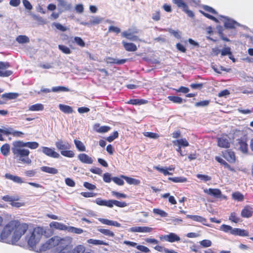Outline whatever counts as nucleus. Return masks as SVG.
I'll return each instance as SVG.
<instances>
[{
    "mask_svg": "<svg viewBox=\"0 0 253 253\" xmlns=\"http://www.w3.org/2000/svg\"><path fill=\"white\" fill-rule=\"evenodd\" d=\"M3 220L0 216V228L2 225ZM29 226L27 223H21L18 220H11L3 228L0 234V241L15 244L26 232Z\"/></svg>",
    "mask_w": 253,
    "mask_h": 253,
    "instance_id": "obj_1",
    "label": "nucleus"
},
{
    "mask_svg": "<svg viewBox=\"0 0 253 253\" xmlns=\"http://www.w3.org/2000/svg\"><path fill=\"white\" fill-rule=\"evenodd\" d=\"M70 240L68 237L61 238L54 236L43 244L42 247L44 250L50 248H55L57 253H84L85 248L83 245H78L74 249L71 250L69 244Z\"/></svg>",
    "mask_w": 253,
    "mask_h": 253,
    "instance_id": "obj_2",
    "label": "nucleus"
},
{
    "mask_svg": "<svg viewBox=\"0 0 253 253\" xmlns=\"http://www.w3.org/2000/svg\"><path fill=\"white\" fill-rule=\"evenodd\" d=\"M23 142L22 141H15L12 143L11 148L12 152L14 155V158L17 159L23 164L30 165L31 160L29 158L30 151L28 149H25Z\"/></svg>",
    "mask_w": 253,
    "mask_h": 253,
    "instance_id": "obj_3",
    "label": "nucleus"
},
{
    "mask_svg": "<svg viewBox=\"0 0 253 253\" xmlns=\"http://www.w3.org/2000/svg\"><path fill=\"white\" fill-rule=\"evenodd\" d=\"M207 12H208L212 15L207 13V18L211 19L216 23L218 22V18L222 17L224 19V26L226 28L232 29L235 28L239 26V24L232 19H229L227 17L218 15L217 12L212 7L207 5Z\"/></svg>",
    "mask_w": 253,
    "mask_h": 253,
    "instance_id": "obj_4",
    "label": "nucleus"
},
{
    "mask_svg": "<svg viewBox=\"0 0 253 253\" xmlns=\"http://www.w3.org/2000/svg\"><path fill=\"white\" fill-rule=\"evenodd\" d=\"M55 145L62 156L68 158L74 157L75 153L73 151L70 150L71 145L68 142L62 139H58Z\"/></svg>",
    "mask_w": 253,
    "mask_h": 253,
    "instance_id": "obj_5",
    "label": "nucleus"
},
{
    "mask_svg": "<svg viewBox=\"0 0 253 253\" xmlns=\"http://www.w3.org/2000/svg\"><path fill=\"white\" fill-rule=\"evenodd\" d=\"M44 232V229L40 227L35 228L33 231L30 232V235L28 238L29 245L32 247L36 246L40 241Z\"/></svg>",
    "mask_w": 253,
    "mask_h": 253,
    "instance_id": "obj_6",
    "label": "nucleus"
},
{
    "mask_svg": "<svg viewBox=\"0 0 253 253\" xmlns=\"http://www.w3.org/2000/svg\"><path fill=\"white\" fill-rule=\"evenodd\" d=\"M220 230L224 231L225 233H230L233 235H239L240 236H248L249 232L244 229H241L239 228H233L231 226L222 224L220 227Z\"/></svg>",
    "mask_w": 253,
    "mask_h": 253,
    "instance_id": "obj_7",
    "label": "nucleus"
},
{
    "mask_svg": "<svg viewBox=\"0 0 253 253\" xmlns=\"http://www.w3.org/2000/svg\"><path fill=\"white\" fill-rule=\"evenodd\" d=\"M139 32V30L135 27H132L128 29L126 31L122 33V36L132 41H137L139 40L138 36L136 34Z\"/></svg>",
    "mask_w": 253,
    "mask_h": 253,
    "instance_id": "obj_8",
    "label": "nucleus"
},
{
    "mask_svg": "<svg viewBox=\"0 0 253 253\" xmlns=\"http://www.w3.org/2000/svg\"><path fill=\"white\" fill-rule=\"evenodd\" d=\"M226 199V197L222 195L221 191L218 189L209 188L207 190V200L214 202L215 199Z\"/></svg>",
    "mask_w": 253,
    "mask_h": 253,
    "instance_id": "obj_9",
    "label": "nucleus"
},
{
    "mask_svg": "<svg viewBox=\"0 0 253 253\" xmlns=\"http://www.w3.org/2000/svg\"><path fill=\"white\" fill-rule=\"evenodd\" d=\"M231 140L227 135H224L217 138V145L221 148H228L230 147Z\"/></svg>",
    "mask_w": 253,
    "mask_h": 253,
    "instance_id": "obj_10",
    "label": "nucleus"
},
{
    "mask_svg": "<svg viewBox=\"0 0 253 253\" xmlns=\"http://www.w3.org/2000/svg\"><path fill=\"white\" fill-rule=\"evenodd\" d=\"M161 241H166L169 242H174L180 240V237L174 233H170L168 235H161L160 236Z\"/></svg>",
    "mask_w": 253,
    "mask_h": 253,
    "instance_id": "obj_11",
    "label": "nucleus"
},
{
    "mask_svg": "<svg viewBox=\"0 0 253 253\" xmlns=\"http://www.w3.org/2000/svg\"><path fill=\"white\" fill-rule=\"evenodd\" d=\"M42 153L48 157L53 158H59L60 157V154L55 151L54 148L42 147Z\"/></svg>",
    "mask_w": 253,
    "mask_h": 253,
    "instance_id": "obj_12",
    "label": "nucleus"
},
{
    "mask_svg": "<svg viewBox=\"0 0 253 253\" xmlns=\"http://www.w3.org/2000/svg\"><path fill=\"white\" fill-rule=\"evenodd\" d=\"M128 230L133 233H150L153 228L148 226H134L130 228Z\"/></svg>",
    "mask_w": 253,
    "mask_h": 253,
    "instance_id": "obj_13",
    "label": "nucleus"
},
{
    "mask_svg": "<svg viewBox=\"0 0 253 253\" xmlns=\"http://www.w3.org/2000/svg\"><path fill=\"white\" fill-rule=\"evenodd\" d=\"M79 160L84 164H91L93 163L92 159L84 153H82L78 155Z\"/></svg>",
    "mask_w": 253,
    "mask_h": 253,
    "instance_id": "obj_14",
    "label": "nucleus"
},
{
    "mask_svg": "<svg viewBox=\"0 0 253 253\" xmlns=\"http://www.w3.org/2000/svg\"><path fill=\"white\" fill-rule=\"evenodd\" d=\"M223 155L224 158L229 162L231 163L235 162V156L233 152L230 150H226Z\"/></svg>",
    "mask_w": 253,
    "mask_h": 253,
    "instance_id": "obj_15",
    "label": "nucleus"
},
{
    "mask_svg": "<svg viewBox=\"0 0 253 253\" xmlns=\"http://www.w3.org/2000/svg\"><path fill=\"white\" fill-rule=\"evenodd\" d=\"M98 219L101 223L104 224L118 227L121 226V224L116 221L111 220L108 219L102 218H99Z\"/></svg>",
    "mask_w": 253,
    "mask_h": 253,
    "instance_id": "obj_16",
    "label": "nucleus"
},
{
    "mask_svg": "<svg viewBox=\"0 0 253 253\" xmlns=\"http://www.w3.org/2000/svg\"><path fill=\"white\" fill-rule=\"evenodd\" d=\"M122 44L125 49L127 51H135L137 49L136 45L132 42H127L123 41Z\"/></svg>",
    "mask_w": 253,
    "mask_h": 253,
    "instance_id": "obj_17",
    "label": "nucleus"
},
{
    "mask_svg": "<svg viewBox=\"0 0 253 253\" xmlns=\"http://www.w3.org/2000/svg\"><path fill=\"white\" fill-rule=\"evenodd\" d=\"M50 226L51 228H54L55 229L61 230H67L68 227V226H67L66 225L63 223L55 221H53L50 223Z\"/></svg>",
    "mask_w": 253,
    "mask_h": 253,
    "instance_id": "obj_18",
    "label": "nucleus"
},
{
    "mask_svg": "<svg viewBox=\"0 0 253 253\" xmlns=\"http://www.w3.org/2000/svg\"><path fill=\"white\" fill-rule=\"evenodd\" d=\"M94 129L99 133H105L110 129V127L108 126H100L99 124H96L93 126Z\"/></svg>",
    "mask_w": 253,
    "mask_h": 253,
    "instance_id": "obj_19",
    "label": "nucleus"
},
{
    "mask_svg": "<svg viewBox=\"0 0 253 253\" xmlns=\"http://www.w3.org/2000/svg\"><path fill=\"white\" fill-rule=\"evenodd\" d=\"M174 145L181 147H187L189 146V143L185 138H182L172 141Z\"/></svg>",
    "mask_w": 253,
    "mask_h": 253,
    "instance_id": "obj_20",
    "label": "nucleus"
},
{
    "mask_svg": "<svg viewBox=\"0 0 253 253\" xmlns=\"http://www.w3.org/2000/svg\"><path fill=\"white\" fill-rule=\"evenodd\" d=\"M241 215L243 217L249 218L252 215V208L249 206L245 207L241 211Z\"/></svg>",
    "mask_w": 253,
    "mask_h": 253,
    "instance_id": "obj_21",
    "label": "nucleus"
},
{
    "mask_svg": "<svg viewBox=\"0 0 253 253\" xmlns=\"http://www.w3.org/2000/svg\"><path fill=\"white\" fill-rule=\"evenodd\" d=\"M6 178L12 180L17 183H22L24 182L22 178L19 176L13 175L9 173H6L5 175Z\"/></svg>",
    "mask_w": 253,
    "mask_h": 253,
    "instance_id": "obj_22",
    "label": "nucleus"
},
{
    "mask_svg": "<svg viewBox=\"0 0 253 253\" xmlns=\"http://www.w3.org/2000/svg\"><path fill=\"white\" fill-rule=\"evenodd\" d=\"M239 148L244 153L248 152V147L247 142L243 140H239Z\"/></svg>",
    "mask_w": 253,
    "mask_h": 253,
    "instance_id": "obj_23",
    "label": "nucleus"
},
{
    "mask_svg": "<svg viewBox=\"0 0 253 253\" xmlns=\"http://www.w3.org/2000/svg\"><path fill=\"white\" fill-rule=\"evenodd\" d=\"M103 20V18L99 16H91L90 17L89 23L91 25L100 24Z\"/></svg>",
    "mask_w": 253,
    "mask_h": 253,
    "instance_id": "obj_24",
    "label": "nucleus"
},
{
    "mask_svg": "<svg viewBox=\"0 0 253 253\" xmlns=\"http://www.w3.org/2000/svg\"><path fill=\"white\" fill-rule=\"evenodd\" d=\"M41 170L43 172L50 174H56L58 172V171L56 169L47 166L42 167L41 168Z\"/></svg>",
    "mask_w": 253,
    "mask_h": 253,
    "instance_id": "obj_25",
    "label": "nucleus"
},
{
    "mask_svg": "<svg viewBox=\"0 0 253 253\" xmlns=\"http://www.w3.org/2000/svg\"><path fill=\"white\" fill-rule=\"evenodd\" d=\"M110 205H111L110 208L113 207L114 205L120 208H124L127 206V204L125 202H120L114 200H110Z\"/></svg>",
    "mask_w": 253,
    "mask_h": 253,
    "instance_id": "obj_26",
    "label": "nucleus"
},
{
    "mask_svg": "<svg viewBox=\"0 0 253 253\" xmlns=\"http://www.w3.org/2000/svg\"><path fill=\"white\" fill-rule=\"evenodd\" d=\"M59 108L61 111L66 114H70L73 112L72 108L68 105L60 104Z\"/></svg>",
    "mask_w": 253,
    "mask_h": 253,
    "instance_id": "obj_27",
    "label": "nucleus"
},
{
    "mask_svg": "<svg viewBox=\"0 0 253 253\" xmlns=\"http://www.w3.org/2000/svg\"><path fill=\"white\" fill-rule=\"evenodd\" d=\"M121 177L125 179L126 181L129 184L138 185L140 183V181L135 178L125 175H121Z\"/></svg>",
    "mask_w": 253,
    "mask_h": 253,
    "instance_id": "obj_28",
    "label": "nucleus"
},
{
    "mask_svg": "<svg viewBox=\"0 0 253 253\" xmlns=\"http://www.w3.org/2000/svg\"><path fill=\"white\" fill-rule=\"evenodd\" d=\"M93 202L99 206H106V207H108L109 208H110V206H111V205H110V200H104L101 198H97Z\"/></svg>",
    "mask_w": 253,
    "mask_h": 253,
    "instance_id": "obj_29",
    "label": "nucleus"
},
{
    "mask_svg": "<svg viewBox=\"0 0 253 253\" xmlns=\"http://www.w3.org/2000/svg\"><path fill=\"white\" fill-rule=\"evenodd\" d=\"M107 62L109 63H114L117 64H123L125 63L126 61V59H118L115 58H113L111 57H108L106 59Z\"/></svg>",
    "mask_w": 253,
    "mask_h": 253,
    "instance_id": "obj_30",
    "label": "nucleus"
},
{
    "mask_svg": "<svg viewBox=\"0 0 253 253\" xmlns=\"http://www.w3.org/2000/svg\"><path fill=\"white\" fill-rule=\"evenodd\" d=\"M74 143L77 149L80 151H85V147L84 143L78 140L75 139Z\"/></svg>",
    "mask_w": 253,
    "mask_h": 253,
    "instance_id": "obj_31",
    "label": "nucleus"
},
{
    "mask_svg": "<svg viewBox=\"0 0 253 253\" xmlns=\"http://www.w3.org/2000/svg\"><path fill=\"white\" fill-rule=\"evenodd\" d=\"M0 151L4 156H7L10 152V145L7 143L3 145L0 148Z\"/></svg>",
    "mask_w": 253,
    "mask_h": 253,
    "instance_id": "obj_32",
    "label": "nucleus"
},
{
    "mask_svg": "<svg viewBox=\"0 0 253 253\" xmlns=\"http://www.w3.org/2000/svg\"><path fill=\"white\" fill-rule=\"evenodd\" d=\"M169 180L175 183H183L187 181V178L184 177H169Z\"/></svg>",
    "mask_w": 253,
    "mask_h": 253,
    "instance_id": "obj_33",
    "label": "nucleus"
},
{
    "mask_svg": "<svg viewBox=\"0 0 253 253\" xmlns=\"http://www.w3.org/2000/svg\"><path fill=\"white\" fill-rule=\"evenodd\" d=\"M87 242L89 244H91L94 245H108V243L99 240L90 239L88 240Z\"/></svg>",
    "mask_w": 253,
    "mask_h": 253,
    "instance_id": "obj_34",
    "label": "nucleus"
},
{
    "mask_svg": "<svg viewBox=\"0 0 253 253\" xmlns=\"http://www.w3.org/2000/svg\"><path fill=\"white\" fill-rule=\"evenodd\" d=\"M23 144L25 147H27L32 149H35L37 148L39 146V143L37 142H23Z\"/></svg>",
    "mask_w": 253,
    "mask_h": 253,
    "instance_id": "obj_35",
    "label": "nucleus"
},
{
    "mask_svg": "<svg viewBox=\"0 0 253 253\" xmlns=\"http://www.w3.org/2000/svg\"><path fill=\"white\" fill-rule=\"evenodd\" d=\"M29 109L32 111H42L43 109V106L42 104H36L30 106Z\"/></svg>",
    "mask_w": 253,
    "mask_h": 253,
    "instance_id": "obj_36",
    "label": "nucleus"
},
{
    "mask_svg": "<svg viewBox=\"0 0 253 253\" xmlns=\"http://www.w3.org/2000/svg\"><path fill=\"white\" fill-rule=\"evenodd\" d=\"M97 230L106 236L112 237H113L115 236V234L114 233V232L108 229L98 228Z\"/></svg>",
    "mask_w": 253,
    "mask_h": 253,
    "instance_id": "obj_37",
    "label": "nucleus"
},
{
    "mask_svg": "<svg viewBox=\"0 0 253 253\" xmlns=\"http://www.w3.org/2000/svg\"><path fill=\"white\" fill-rule=\"evenodd\" d=\"M16 41L19 43H25L29 42L30 40L28 37L26 36L20 35L16 38Z\"/></svg>",
    "mask_w": 253,
    "mask_h": 253,
    "instance_id": "obj_38",
    "label": "nucleus"
},
{
    "mask_svg": "<svg viewBox=\"0 0 253 253\" xmlns=\"http://www.w3.org/2000/svg\"><path fill=\"white\" fill-rule=\"evenodd\" d=\"M67 231L70 232L74 233L77 234H80L84 232L82 229L74 227L73 226H68Z\"/></svg>",
    "mask_w": 253,
    "mask_h": 253,
    "instance_id": "obj_39",
    "label": "nucleus"
},
{
    "mask_svg": "<svg viewBox=\"0 0 253 253\" xmlns=\"http://www.w3.org/2000/svg\"><path fill=\"white\" fill-rule=\"evenodd\" d=\"M215 159L216 160V161L217 162H218L219 163H220L221 165H223L225 168H227L228 169H229V170H231V171H233L234 170V169H232L229 165H228L223 159H222V158H220V157H216L215 158Z\"/></svg>",
    "mask_w": 253,
    "mask_h": 253,
    "instance_id": "obj_40",
    "label": "nucleus"
},
{
    "mask_svg": "<svg viewBox=\"0 0 253 253\" xmlns=\"http://www.w3.org/2000/svg\"><path fill=\"white\" fill-rule=\"evenodd\" d=\"M232 196L233 199L238 201H242L244 199V196L240 192H235Z\"/></svg>",
    "mask_w": 253,
    "mask_h": 253,
    "instance_id": "obj_41",
    "label": "nucleus"
},
{
    "mask_svg": "<svg viewBox=\"0 0 253 253\" xmlns=\"http://www.w3.org/2000/svg\"><path fill=\"white\" fill-rule=\"evenodd\" d=\"M168 99L175 103L180 104L182 102V99L178 96H169L168 97Z\"/></svg>",
    "mask_w": 253,
    "mask_h": 253,
    "instance_id": "obj_42",
    "label": "nucleus"
},
{
    "mask_svg": "<svg viewBox=\"0 0 253 253\" xmlns=\"http://www.w3.org/2000/svg\"><path fill=\"white\" fill-rule=\"evenodd\" d=\"M69 91V89L66 87H64V86H56V87H53L52 88V91L53 92H65V91Z\"/></svg>",
    "mask_w": 253,
    "mask_h": 253,
    "instance_id": "obj_43",
    "label": "nucleus"
},
{
    "mask_svg": "<svg viewBox=\"0 0 253 253\" xmlns=\"http://www.w3.org/2000/svg\"><path fill=\"white\" fill-rule=\"evenodd\" d=\"M154 168L157 170H158L159 171L163 173L165 175H171L172 173L169 172L167 169H164L163 168H161L159 166H155L154 167Z\"/></svg>",
    "mask_w": 253,
    "mask_h": 253,
    "instance_id": "obj_44",
    "label": "nucleus"
},
{
    "mask_svg": "<svg viewBox=\"0 0 253 253\" xmlns=\"http://www.w3.org/2000/svg\"><path fill=\"white\" fill-rule=\"evenodd\" d=\"M153 212L160 215L161 217H166L168 216V213L166 212L159 209H154Z\"/></svg>",
    "mask_w": 253,
    "mask_h": 253,
    "instance_id": "obj_45",
    "label": "nucleus"
},
{
    "mask_svg": "<svg viewBox=\"0 0 253 253\" xmlns=\"http://www.w3.org/2000/svg\"><path fill=\"white\" fill-rule=\"evenodd\" d=\"M58 48L63 53L65 54H70L71 52L70 49L65 45H59Z\"/></svg>",
    "mask_w": 253,
    "mask_h": 253,
    "instance_id": "obj_46",
    "label": "nucleus"
},
{
    "mask_svg": "<svg viewBox=\"0 0 253 253\" xmlns=\"http://www.w3.org/2000/svg\"><path fill=\"white\" fill-rule=\"evenodd\" d=\"M186 217L187 218H191L194 221H199V222H202L205 221L204 218H203L201 216H198V215H187Z\"/></svg>",
    "mask_w": 253,
    "mask_h": 253,
    "instance_id": "obj_47",
    "label": "nucleus"
},
{
    "mask_svg": "<svg viewBox=\"0 0 253 253\" xmlns=\"http://www.w3.org/2000/svg\"><path fill=\"white\" fill-rule=\"evenodd\" d=\"M18 96V94L16 93H8L2 94L1 97L2 98L5 97L9 99H15Z\"/></svg>",
    "mask_w": 253,
    "mask_h": 253,
    "instance_id": "obj_48",
    "label": "nucleus"
},
{
    "mask_svg": "<svg viewBox=\"0 0 253 253\" xmlns=\"http://www.w3.org/2000/svg\"><path fill=\"white\" fill-rule=\"evenodd\" d=\"M12 74V71L10 70H0V77H7Z\"/></svg>",
    "mask_w": 253,
    "mask_h": 253,
    "instance_id": "obj_49",
    "label": "nucleus"
},
{
    "mask_svg": "<svg viewBox=\"0 0 253 253\" xmlns=\"http://www.w3.org/2000/svg\"><path fill=\"white\" fill-rule=\"evenodd\" d=\"M221 54L222 56L231 55V48L229 47H225L221 50Z\"/></svg>",
    "mask_w": 253,
    "mask_h": 253,
    "instance_id": "obj_50",
    "label": "nucleus"
},
{
    "mask_svg": "<svg viewBox=\"0 0 253 253\" xmlns=\"http://www.w3.org/2000/svg\"><path fill=\"white\" fill-rule=\"evenodd\" d=\"M181 8L183 9V10L188 15V16L190 17H194L193 12L191 10L188 9V6L186 4H185Z\"/></svg>",
    "mask_w": 253,
    "mask_h": 253,
    "instance_id": "obj_51",
    "label": "nucleus"
},
{
    "mask_svg": "<svg viewBox=\"0 0 253 253\" xmlns=\"http://www.w3.org/2000/svg\"><path fill=\"white\" fill-rule=\"evenodd\" d=\"M144 135L145 136L151 138H158L159 137V135L156 133L151 132H144Z\"/></svg>",
    "mask_w": 253,
    "mask_h": 253,
    "instance_id": "obj_52",
    "label": "nucleus"
},
{
    "mask_svg": "<svg viewBox=\"0 0 253 253\" xmlns=\"http://www.w3.org/2000/svg\"><path fill=\"white\" fill-rule=\"evenodd\" d=\"M229 220L235 223H237L240 221V218L237 216L235 212H232L229 216Z\"/></svg>",
    "mask_w": 253,
    "mask_h": 253,
    "instance_id": "obj_53",
    "label": "nucleus"
},
{
    "mask_svg": "<svg viewBox=\"0 0 253 253\" xmlns=\"http://www.w3.org/2000/svg\"><path fill=\"white\" fill-rule=\"evenodd\" d=\"M74 42H76L79 45L84 47L85 45V43L83 40L80 37H75L74 38Z\"/></svg>",
    "mask_w": 253,
    "mask_h": 253,
    "instance_id": "obj_54",
    "label": "nucleus"
},
{
    "mask_svg": "<svg viewBox=\"0 0 253 253\" xmlns=\"http://www.w3.org/2000/svg\"><path fill=\"white\" fill-rule=\"evenodd\" d=\"M167 31H168L170 34L173 35V36L176 38H180V34L179 33V32L177 31H174L172 29H168Z\"/></svg>",
    "mask_w": 253,
    "mask_h": 253,
    "instance_id": "obj_55",
    "label": "nucleus"
},
{
    "mask_svg": "<svg viewBox=\"0 0 253 253\" xmlns=\"http://www.w3.org/2000/svg\"><path fill=\"white\" fill-rule=\"evenodd\" d=\"M119 133L118 131H116L113 132V135L109 136L106 138V140L109 142H112L115 138L118 137Z\"/></svg>",
    "mask_w": 253,
    "mask_h": 253,
    "instance_id": "obj_56",
    "label": "nucleus"
},
{
    "mask_svg": "<svg viewBox=\"0 0 253 253\" xmlns=\"http://www.w3.org/2000/svg\"><path fill=\"white\" fill-rule=\"evenodd\" d=\"M112 180L117 184L119 185H123L124 182L123 179L118 177H114L112 178Z\"/></svg>",
    "mask_w": 253,
    "mask_h": 253,
    "instance_id": "obj_57",
    "label": "nucleus"
},
{
    "mask_svg": "<svg viewBox=\"0 0 253 253\" xmlns=\"http://www.w3.org/2000/svg\"><path fill=\"white\" fill-rule=\"evenodd\" d=\"M59 3V5L62 7H65L66 9H69L71 6L70 4H68L64 0H57Z\"/></svg>",
    "mask_w": 253,
    "mask_h": 253,
    "instance_id": "obj_58",
    "label": "nucleus"
},
{
    "mask_svg": "<svg viewBox=\"0 0 253 253\" xmlns=\"http://www.w3.org/2000/svg\"><path fill=\"white\" fill-rule=\"evenodd\" d=\"M103 180L105 182H107V183L110 182L111 181V179H112V178H111V174L108 172L105 173L103 174Z\"/></svg>",
    "mask_w": 253,
    "mask_h": 253,
    "instance_id": "obj_59",
    "label": "nucleus"
},
{
    "mask_svg": "<svg viewBox=\"0 0 253 253\" xmlns=\"http://www.w3.org/2000/svg\"><path fill=\"white\" fill-rule=\"evenodd\" d=\"M111 193L113 196H116L117 198H126V195L116 191H113L111 192Z\"/></svg>",
    "mask_w": 253,
    "mask_h": 253,
    "instance_id": "obj_60",
    "label": "nucleus"
},
{
    "mask_svg": "<svg viewBox=\"0 0 253 253\" xmlns=\"http://www.w3.org/2000/svg\"><path fill=\"white\" fill-rule=\"evenodd\" d=\"M54 25L57 29L61 31L64 32L66 31L67 29L66 27L63 26L62 25L58 23H54Z\"/></svg>",
    "mask_w": 253,
    "mask_h": 253,
    "instance_id": "obj_61",
    "label": "nucleus"
},
{
    "mask_svg": "<svg viewBox=\"0 0 253 253\" xmlns=\"http://www.w3.org/2000/svg\"><path fill=\"white\" fill-rule=\"evenodd\" d=\"M10 66L8 62H0V70H5Z\"/></svg>",
    "mask_w": 253,
    "mask_h": 253,
    "instance_id": "obj_62",
    "label": "nucleus"
},
{
    "mask_svg": "<svg viewBox=\"0 0 253 253\" xmlns=\"http://www.w3.org/2000/svg\"><path fill=\"white\" fill-rule=\"evenodd\" d=\"M65 183L68 186L70 187H74L75 185V183L74 180L70 178L65 179Z\"/></svg>",
    "mask_w": 253,
    "mask_h": 253,
    "instance_id": "obj_63",
    "label": "nucleus"
},
{
    "mask_svg": "<svg viewBox=\"0 0 253 253\" xmlns=\"http://www.w3.org/2000/svg\"><path fill=\"white\" fill-rule=\"evenodd\" d=\"M23 3L25 7L28 9L31 10L33 8L32 5L30 3V2L27 0H23Z\"/></svg>",
    "mask_w": 253,
    "mask_h": 253,
    "instance_id": "obj_64",
    "label": "nucleus"
}]
</instances>
